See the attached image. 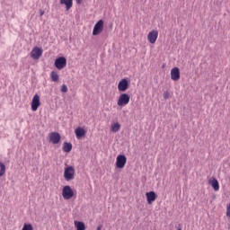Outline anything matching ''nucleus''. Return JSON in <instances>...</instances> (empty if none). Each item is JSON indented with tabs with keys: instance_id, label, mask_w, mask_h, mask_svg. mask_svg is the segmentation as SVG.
Returning a JSON list of instances; mask_svg holds the SVG:
<instances>
[{
	"instance_id": "1",
	"label": "nucleus",
	"mask_w": 230,
	"mask_h": 230,
	"mask_svg": "<svg viewBox=\"0 0 230 230\" xmlns=\"http://www.w3.org/2000/svg\"><path fill=\"white\" fill-rule=\"evenodd\" d=\"M62 197L65 199V200H69L75 197V192L73 191V189L69 185H66L62 190Z\"/></svg>"
},
{
	"instance_id": "2",
	"label": "nucleus",
	"mask_w": 230,
	"mask_h": 230,
	"mask_svg": "<svg viewBox=\"0 0 230 230\" xmlns=\"http://www.w3.org/2000/svg\"><path fill=\"white\" fill-rule=\"evenodd\" d=\"M129 102H130V95H128V93H121L117 102V105L119 107H125V105H128Z\"/></svg>"
},
{
	"instance_id": "3",
	"label": "nucleus",
	"mask_w": 230,
	"mask_h": 230,
	"mask_svg": "<svg viewBox=\"0 0 230 230\" xmlns=\"http://www.w3.org/2000/svg\"><path fill=\"white\" fill-rule=\"evenodd\" d=\"M64 178L66 181H73V179H75V167H66L64 172Z\"/></svg>"
},
{
	"instance_id": "4",
	"label": "nucleus",
	"mask_w": 230,
	"mask_h": 230,
	"mask_svg": "<svg viewBox=\"0 0 230 230\" xmlns=\"http://www.w3.org/2000/svg\"><path fill=\"white\" fill-rule=\"evenodd\" d=\"M54 66L60 71L67 66V59L65 57H59L56 58Z\"/></svg>"
},
{
	"instance_id": "5",
	"label": "nucleus",
	"mask_w": 230,
	"mask_h": 230,
	"mask_svg": "<svg viewBox=\"0 0 230 230\" xmlns=\"http://www.w3.org/2000/svg\"><path fill=\"white\" fill-rule=\"evenodd\" d=\"M125 164H127V156H125L124 155H119L117 156L116 167L125 168Z\"/></svg>"
},
{
	"instance_id": "6",
	"label": "nucleus",
	"mask_w": 230,
	"mask_h": 230,
	"mask_svg": "<svg viewBox=\"0 0 230 230\" xmlns=\"http://www.w3.org/2000/svg\"><path fill=\"white\" fill-rule=\"evenodd\" d=\"M102 31H103V20H99L93 27V35H100Z\"/></svg>"
},
{
	"instance_id": "7",
	"label": "nucleus",
	"mask_w": 230,
	"mask_h": 230,
	"mask_svg": "<svg viewBox=\"0 0 230 230\" xmlns=\"http://www.w3.org/2000/svg\"><path fill=\"white\" fill-rule=\"evenodd\" d=\"M39 107H40V96H39V94H35L31 102V111L35 112Z\"/></svg>"
},
{
	"instance_id": "8",
	"label": "nucleus",
	"mask_w": 230,
	"mask_h": 230,
	"mask_svg": "<svg viewBox=\"0 0 230 230\" xmlns=\"http://www.w3.org/2000/svg\"><path fill=\"white\" fill-rule=\"evenodd\" d=\"M49 143H52V145H58V143H60L61 137L59 133L52 132L49 134Z\"/></svg>"
},
{
	"instance_id": "9",
	"label": "nucleus",
	"mask_w": 230,
	"mask_h": 230,
	"mask_svg": "<svg viewBox=\"0 0 230 230\" xmlns=\"http://www.w3.org/2000/svg\"><path fill=\"white\" fill-rule=\"evenodd\" d=\"M157 37H159V31L153 30L148 33L147 40H149L150 44H155Z\"/></svg>"
},
{
	"instance_id": "10",
	"label": "nucleus",
	"mask_w": 230,
	"mask_h": 230,
	"mask_svg": "<svg viewBox=\"0 0 230 230\" xmlns=\"http://www.w3.org/2000/svg\"><path fill=\"white\" fill-rule=\"evenodd\" d=\"M31 57L34 60H39V58H40V57H42V49H40L39 47L34 48L31 51Z\"/></svg>"
},
{
	"instance_id": "11",
	"label": "nucleus",
	"mask_w": 230,
	"mask_h": 230,
	"mask_svg": "<svg viewBox=\"0 0 230 230\" xmlns=\"http://www.w3.org/2000/svg\"><path fill=\"white\" fill-rule=\"evenodd\" d=\"M171 79L173 80V82H177L181 79V71L179 70V67H174L171 70Z\"/></svg>"
},
{
	"instance_id": "12",
	"label": "nucleus",
	"mask_w": 230,
	"mask_h": 230,
	"mask_svg": "<svg viewBox=\"0 0 230 230\" xmlns=\"http://www.w3.org/2000/svg\"><path fill=\"white\" fill-rule=\"evenodd\" d=\"M128 89V81L127 79H122L119 82L118 90L121 93H125Z\"/></svg>"
},
{
	"instance_id": "13",
	"label": "nucleus",
	"mask_w": 230,
	"mask_h": 230,
	"mask_svg": "<svg viewBox=\"0 0 230 230\" xmlns=\"http://www.w3.org/2000/svg\"><path fill=\"white\" fill-rule=\"evenodd\" d=\"M146 197L147 199V203L152 204L153 202H155V199H157V194H155L154 191H149L146 193Z\"/></svg>"
},
{
	"instance_id": "14",
	"label": "nucleus",
	"mask_w": 230,
	"mask_h": 230,
	"mask_svg": "<svg viewBox=\"0 0 230 230\" xmlns=\"http://www.w3.org/2000/svg\"><path fill=\"white\" fill-rule=\"evenodd\" d=\"M208 184L212 186L215 191H218L220 190V185L218 184V180L216 178H212L211 180L208 181Z\"/></svg>"
},
{
	"instance_id": "15",
	"label": "nucleus",
	"mask_w": 230,
	"mask_h": 230,
	"mask_svg": "<svg viewBox=\"0 0 230 230\" xmlns=\"http://www.w3.org/2000/svg\"><path fill=\"white\" fill-rule=\"evenodd\" d=\"M75 134L77 139H80L82 137H85V129L79 127V128H75Z\"/></svg>"
},
{
	"instance_id": "16",
	"label": "nucleus",
	"mask_w": 230,
	"mask_h": 230,
	"mask_svg": "<svg viewBox=\"0 0 230 230\" xmlns=\"http://www.w3.org/2000/svg\"><path fill=\"white\" fill-rule=\"evenodd\" d=\"M60 4H65L66 10L69 11L73 8V0H60Z\"/></svg>"
},
{
	"instance_id": "17",
	"label": "nucleus",
	"mask_w": 230,
	"mask_h": 230,
	"mask_svg": "<svg viewBox=\"0 0 230 230\" xmlns=\"http://www.w3.org/2000/svg\"><path fill=\"white\" fill-rule=\"evenodd\" d=\"M73 150V145L71 143L65 142L63 144V152L69 153Z\"/></svg>"
},
{
	"instance_id": "18",
	"label": "nucleus",
	"mask_w": 230,
	"mask_h": 230,
	"mask_svg": "<svg viewBox=\"0 0 230 230\" xmlns=\"http://www.w3.org/2000/svg\"><path fill=\"white\" fill-rule=\"evenodd\" d=\"M76 230H85V224L82 221H75Z\"/></svg>"
},
{
	"instance_id": "19",
	"label": "nucleus",
	"mask_w": 230,
	"mask_h": 230,
	"mask_svg": "<svg viewBox=\"0 0 230 230\" xmlns=\"http://www.w3.org/2000/svg\"><path fill=\"white\" fill-rule=\"evenodd\" d=\"M119 128H121V124L119 122H116L111 125V132H119Z\"/></svg>"
},
{
	"instance_id": "20",
	"label": "nucleus",
	"mask_w": 230,
	"mask_h": 230,
	"mask_svg": "<svg viewBox=\"0 0 230 230\" xmlns=\"http://www.w3.org/2000/svg\"><path fill=\"white\" fill-rule=\"evenodd\" d=\"M4 173H6V165H4V164L0 162V177H3Z\"/></svg>"
},
{
	"instance_id": "21",
	"label": "nucleus",
	"mask_w": 230,
	"mask_h": 230,
	"mask_svg": "<svg viewBox=\"0 0 230 230\" xmlns=\"http://www.w3.org/2000/svg\"><path fill=\"white\" fill-rule=\"evenodd\" d=\"M52 82H57L58 80V73L52 71L50 74Z\"/></svg>"
},
{
	"instance_id": "22",
	"label": "nucleus",
	"mask_w": 230,
	"mask_h": 230,
	"mask_svg": "<svg viewBox=\"0 0 230 230\" xmlns=\"http://www.w3.org/2000/svg\"><path fill=\"white\" fill-rule=\"evenodd\" d=\"M22 230H33V226L31 224H24Z\"/></svg>"
},
{
	"instance_id": "23",
	"label": "nucleus",
	"mask_w": 230,
	"mask_h": 230,
	"mask_svg": "<svg viewBox=\"0 0 230 230\" xmlns=\"http://www.w3.org/2000/svg\"><path fill=\"white\" fill-rule=\"evenodd\" d=\"M61 93H67V86L66 84L61 86Z\"/></svg>"
},
{
	"instance_id": "24",
	"label": "nucleus",
	"mask_w": 230,
	"mask_h": 230,
	"mask_svg": "<svg viewBox=\"0 0 230 230\" xmlns=\"http://www.w3.org/2000/svg\"><path fill=\"white\" fill-rule=\"evenodd\" d=\"M164 100H168L170 98V93L164 92Z\"/></svg>"
},
{
	"instance_id": "25",
	"label": "nucleus",
	"mask_w": 230,
	"mask_h": 230,
	"mask_svg": "<svg viewBox=\"0 0 230 230\" xmlns=\"http://www.w3.org/2000/svg\"><path fill=\"white\" fill-rule=\"evenodd\" d=\"M226 217H229V218H230V203L226 208Z\"/></svg>"
},
{
	"instance_id": "26",
	"label": "nucleus",
	"mask_w": 230,
	"mask_h": 230,
	"mask_svg": "<svg viewBox=\"0 0 230 230\" xmlns=\"http://www.w3.org/2000/svg\"><path fill=\"white\" fill-rule=\"evenodd\" d=\"M84 0H75L76 4H80Z\"/></svg>"
},
{
	"instance_id": "27",
	"label": "nucleus",
	"mask_w": 230,
	"mask_h": 230,
	"mask_svg": "<svg viewBox=\"0 0 230 230\" xmlns=\"http://www.w3.org/2000/svg\"><path fill=\"white\" fill-rule=\"evenodd\" d=\"M40 17H42V15H44V11L40 10Z\"/></svg>"
},
{
	"instance_id": "28",
	"label": "nucleus",
	"mask_w": 230,
	"mask_h": 230,
	"mask_svg": "<svg viewBox=\"0 0 230 230\" xmlns=\"http://www.w3.org/2000/svg\"><path fill=\"white\" fill-rule=\"evenodd\" d=\"M97 230H102V226H99L97 227Z\"/></svg>"
},
{
	"instance_id": "29",
	"label": "nucleus",
	"mask_w": 230,
	"mask_h": 230,
	"mask_svg": "<svg viewBox=\"0 0 230 230\" xmlns=\"http://www.w3.org/2000/svg\"><path fill=\"white\" fill-rule=\"evenodd\" d=\"M177 230H182V228H181V226L177 227Z\"/></svg>"
}]
</instances>
